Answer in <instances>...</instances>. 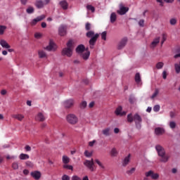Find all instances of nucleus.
<instances>
[{"instance_id":"obj_35","label":"nucleus","mask_w":180,"mask_h":180,"mask_svg":"<svg viewBox=\"0 0 180 180\" xmlns=\"http://www.w3.org/2000/svg\"><path fill=\"white\" fill-rule=\"evenodd\" d=\"M63 164H68L70 162V158L68 156L63 155L62 158Z\"/></svg>"},{"instance_id":"obj_50","label":"nucleus","mask_w":180,"mask_h":180,"mask_svg":"<svg viewBox=\"0 0 180 180\" xmlns=\"http://www.w3.org/2000/svg\"><path fill=\"white\" fill-rule=\"evenodd\" d=\"M134 171H136V169L134 167H132L130 170L127 171V174L128 175H131V174H133Z\"/></svg>"},{"instance_id":"obj_38","label":"nucleus","mask_w":180,"mask_h":180,"mask_svg":"<svg viewBox=\"0 0 180 180\" xmlns=\"http://www.w3.org/2000/svg\"><path fill=\"white\" fill-rule=\"evenodd\" d=\"M6 30V26L0 25V35L4 34V33H5Z\"/></svg>"},{"instance_id":"obj_47","label":"nucleus","mask_w":180,"mask_h":180,"mask_svg":"<svg viewBox=\"0 0 180 180\" xmlns=\"http://www.w3.org/2000/svg\"><path fill=\"white\" fill-rule=\"evenodd\" d=\"M63 168H65V169H70L71 171H72V169H73V167L72 165H68L67 164H65L63 165Z\"/></svg>"},{"instance_id":"obj_36","label":"nucleus","mask_w":180,"mask_h":180,"mask_svg":"<svg viewBox=\"0 0 180 180\" xmlns=\"http://www.w3.org/2000/svg\"><path fill=\"white\" fill-rule=\"evenodd\" d=\"M160 94V90H158V89H155V92L153 93V94L150 96V98L152 99H154L155 98H157V96H158V94Z\"/></svg>"},{"instance_id":"obj_39","label":"nucleus","mask_w":180,"mask_h":180,"mask_svg":"<svg viewBox=\"0 0 180 180\" xmlns=\"http://www.w3.org/2000/svg\"><path fill=\"white\" fill-rule=\"evenodd\" d=\"M110 131V128L105 129L102 131L103 134L104 136H109V132Z\"/></svg>"},{"instance_id":"obj_43","label":"nucleus","mask_w":180,"mask_h":180,"mask_svg":"<svg viewBox=\"0 0 180 180\" xmlns=\"http://www.w3.org/2000/svg\"><path fill=\"white\" fill-rule=\"evenodd\" d=\"M129 101L131 105H133V103H134V102H136V98H134V96H130V97L129 98Z\"/></svg>"},{"instance_id":"obj_28","label":"nucleus","mask_w":180,"mask_h":180,"mask_svg":"<svg viewBox=\"0 0 180 180\" xmlns=\"http://www.w3.org/2000/svg\"><path fill=\"white\" fill-rule=\"evenodd\" d=\"M38 55L39 58H46L47 57V54L44 51H39Z\"/></svg>"},{"instance_id":"obj_18","label":"nucleus","mask_w":180,"mask_h":180,"mask_svg":"<svg viewBox=\"0 0 180 180\" xmlns=\"http://www.w3.org/2000/svg\"><path fill=\"white\" fill-rule=\"evenodd\" d=\"M84 51H85V46H84L83 44H80L76 48V52L78 54H81L84 53Z\"/></svg>"},{"instance_id":"obj_49","label":"nucleus","mask_w":180,"mask_h":180,"mask_svg":"<svg viewBox=\"0 0 180 180\" xmlns=\"http://www.w3.org/2000/svg\"><path fill=\"white\" fill-rule=\"evenodd\" d=\"M12 167L13 168V169H19V165L17 162H14L12 165Z\"/></svg>"},{"instance_id":"obj_58","label":"nucleus","mask_w":180,"mask_h":180,"mask_svg":"<svg viewBox=\"0 0 180 180\" xmlns=\"http://www.w3.org/2000/svg\"><path fill=\"white\" fill-rule=\"evenodd\" d=\"M25 149L26 150V151H32V148L29 145H27L25 147Z\"/></svg>"},{"instance_id":"obj_22","label":"nucleus","mask_w":180,"mask_h":180,"mask_svg":"<svg viewBox=\"0 0 180 180\" xmlns=\"http://www.w3.org/2000/svg\"><path fill=\"white\" fill-rule=\"evenodd\" d=\"M122 106L117 108L115 110V115H117V116H123L124 115H126V112H122Z\"/></svg>"},{"instance_id":"obj_45","label":"nucleus","mask_w":180,"mask_h":180,"mask_svg":"<svg viewBox=\"0 0 180 180\" xmlns=\"http://www.w3.org/2000/svg\"><path fill=\"white\" fill-rule=\"evenodd\" d=\"M86 9L91 11L92 13L95 12V7H94L92 5L86 6Z\"/></svg>"},{"instance_id":"obj_46","label":"nucleus","mask_w":180,"mask_h":180,"mask_svg":"<svg viewBox=\"0 0 180 180\" xmlns=\"http://www.w3.org/2000/svg\"><path fill=\"white\" fill-rule=\"evenodd\" d=\"M106 34H108V32L106 31H104L101 33V39L102 40L106 41Z\"/></svg>"},{"instance_id":"obj_1","label":"nucleus","mask_w":180,"mask_h":180,"mask_svg":"<svg viewBox=\"0 0 180 180\" xmlns=\"http://www.w3.org/2000/svg\"><path fill=\"white\" fill-rule=\"evenodd\" d=\"M86 36L90 39L89 41L90 49H94V46L96 43V40L99 38V34H95V32L90 30L86 33Z\"/></svg>"},{"instance_id":"obj_48","label":"nucleus","mask_w":180,"mask_h":180,"mask_svg":"<svg viewBox=\"0 0 180 180\" xmlns=\"http://www.w3.org/2000/svg\"><path fill=\"white\" fill-rule=\"evenodd\" d=\"M169 23L172 26H175V25H176V20L175 18H172L169 20Z\"/></svg>"},{"instance_id":"obj_20","label":"nucleus","mask_w":180,"mask_h":180,"mask_svg":"<svg viewBox=\"0 0 180 180\" xmlns=\"http://www.w3.org/2000/svg\"><path fill=\"white\" fill-rule=\"evenodd\" d=\"M35 6L38 9H41V8H44V2H43L41 0H37L35 2Z\"/></svg>"},{"instance_id":"obj_61","label":"nucleus","mask_w":180,"mask_h":180,"mask_svg":"<svg viewBox=\"0 0 180 180\" xmlns=\"http://www.w3.org/2000/svg\"><path fill=\"white\" fill-rule=\"evenodd\" d=\"M72 180H81V178H79L78 176H72Z\"/></svg>"},{"instance_id":"obj_5","label":"nucleus","mask_w":180,"mask_h":180,"mask_svg":"<svg viewBox=\"0 0 180 180\" xmlns=\"http://www.w3.org/2000/svg\"><path fill=\"white\" fill-rule=\"evenodd\" d=\"M134 122H135L136 127L139 129L141 127V122H143V119H141V116H140V115L136 113L134 115Z\"/></svg>"},{"instance_id":"obj_7","label":"nucleus","mask_w":180,"mask_h":180,"mask_svg":"<svg viewBox=\"0 0 180 180\" xmlns=\"http://www.w3.org/2000/svg\"><path fill=\"white\" fill-rule=\"evenodd\" d=\"M129 12V7H124L122 4H120V9L117 11L118 15H126Z\"/></svg>"},{"instance_id":"obj_42","label":"nucleus","mask_w":180,"mask_h":180,"mask_svg":"<svg viewBox=\"0 0 180 180\" xmlns=\"http://www.w3.org/2000/svg\"><path fill=\"white\" fill-rule=\"evenodd\" d=\"M170 129H175L176 127V123L174 121L169 122Z\"/></svg>"},{"instance_id":"obj_13","label":"nucleus","mask_w":180,"mask_h":180,"mask_svg":"<svg viewBox=\"0 0 180 180\" xmlns=\"http://www.w3.org/2000/svg\"><path fill=\"white\" fill-rule=\"evenodd\" d=\"M62 56H67V57H71V56H72V49L69 48H64L62 50Z\"/></svg>"},{"instance_id":"obj_54","label":"nucleus","mask_w":180,"mask_h":180,"mask_svg":"<svg viewBox=\"0 0 180 180\" xmlns=\"http://www.w3.org/2000/svg\"><path fill=\"white\" fill-rule=\"evenodd\" d=\"M139 25L141 26V27H144V20H139Z\"/></svg>"},{"instance_id":"obj_19","label":"nucleus","mask_w":180,"mask_h":180,"mask_svg":"<svg viewBox=\"0 0 180 180\" xmlns=\"http://www.w3.org/2000/svg\"><path fill=\"white\" fill-rule=\"evenodd\" d=\"M89 56H91V52L87 51L86 52H82V53H80V57H82V58H83V60H88V58H89Z\"/></svg>"},{"instance_id":"obj_4","label":"nucleus","mask_w":180,"mask_h":180,"mask_svg":"<svg viewBox=\"0 0 180 180\" xmlns=\"http://www.w3.org/2000/svg\"><path fill=\"white\" fill-rule=\"evenodd\" d=\"M146 178H151V179L157 180L160 178L158 173H155L153 170H150L145 173Z\"/></svg>"},{"instance_id":"obj_62","label":"nucleus","mask_w":180,"mask_h":180,"mask_svg":"<svg viewBox=\"0 0 180 180\" xmlns=\"http://www.w3.org/2000/svg\"><path fill=\"white\" fill-rule=\"evenodd\" d=\"M15 158H16V156H11V155H9L6 156L7 160H12V159H15Z\"/></svg>"},{"instance_id":"obj_3","label":"nucleus","mask_w":180,"mask_h":180,"mask_svg":"<svg viewBox=\"0 0 180 180\" xmlns=\"http://www.w3.org/2000/svg\"><path fill=\"white\" fill-rule=\"evenodd\" d=\"M84 165L85 167H86V168H88V169H89V171H91V172H94V171H95V168L94 167V159L91 158V160H86L84 162H83Z\"/></svg>"},{"instance_id":"obj_64","label":"nucleus","mask_w":180,"mask_h":180,"mask_svg":"<svg viewBox=\"0 0 180 180\" xmlns=\"http://www.w3.org/2000/svg\"><path fill=\"white\" fill-rule=\"evenodd\" d=\"M7 91L5 89L1 91V95H6Z\"/></svg>"},{"instance_id":"obj_15","label":"nucleus","mask_w":180,"mask_h":180,"mask_svg":"<svg viewBox=\"0 0 180 180\" xmlns=\"http://www.w3.org/2000/svg\"><path fill=\"white\" fill-rule=\"evenodd\" d=\"M160 158V162H168L170 156L169 155H167V153H165L164 155H161L160 156H159Z\"/></svg>"},{"instance_id":"obj_32","label":"nucleus","mask_w":180,"mask_h":180,"mask_svg":"<svg viewBox=\"0 0 180 180\" xmlns=\"http://www.w3.org/2000/svg\"><path fill=\"white\" fill-rule=\"evenodd\" d=\"M95 162L98 165V167L101 168V169H105V165H103V163H102V162H101L98 159H96Z\"/></svg>"},{"instance_id":"obj_37","label":"nucleus","mask_w":180,"mask_h":180,"mask_svg":"<svg viewBox=\"0 0 180 180\" xmlns=\"http://www.w3.org/2000/svg\"><path fill=\"white\" fill-rule=\"evenodd\" d=\"M27 13L32 14L34 12V8L29 6L26 10Z\"/></svg>"},{"instance_id":"obj_11","label":"nucleus","mask_w":180,"mask_h":180,"mask_svg":"<svg viewBox=\"0 0 180 180\" xmlns=\"http://www.w3.org/2000/svg\"><path fill=\"white\" fill-rule=\"evenodd\" d=\"M58 34L65 36L67 34V25H61L58 28Z\"/></svg>"},{"instance_id":"obj_23","label":"nucleus","mask_w":180,"mask_h":180,"mask_svg":"<svg viewBox=\"0 0 180 180\" xmlns=\"http://www.w3.org/2000/svg\"><path fill=\"white\" fill-rule=\"evenodd\" d=\"M35 119L36 120H38V122H44V120H46L44 115H43L41 112L38 113Z\"/></svg>"},{"instance_id":"obj_44","label":"nucleus","mask_w":180,"mask_h":180,"mask_svg":"<svg viewBox=\"0 0 180 180\" xmlns=\"http://www.w3.org/2000/svg\"><path fill=\"white\" fill-rule=\"evenodd\" d=\"M84 155H85V157H87V158H89V157H92V152L85 150L84 151Z\"/></svg>"},{"instance_id":"obj_30","label":"nucleus","mask_w":180,"mask_h":180,"mask_svg":"<svg viewBox=\"0 0 180 180\" xmlns=\"http://www.w3.org/2000/svg\"><path fill=\"white\" fill-rule=\"evenodd\" d=\"M110 154L112 157H117L119 153L117 152V150H116V148H113L110 151Z\"/></svg>"},{"instance_id":"obj_8","label":"nucleus","mask_w":180,"mask_h":180,"mask_svg":"<svg viewBox=\"0 0 180 180\" xmlns=\"http://www.w3.org/2000/svg\"><path fill=\"white\" fill-rule=\"evenodd\" d=\"M127 37H124L119 42L117 45V50H122V49H124L126 47V44H127Z\"/></svg>"},{"instance_id":"obj_24","label":"nucleus","mask_w":180,"mask_h":180,"mask_svg":"<svg viewBox=\"0 0 180 180\" xmlns=\"http://www.w3.org/2000/svg\"><path fill=\"white\" fill-rule=\"evenodd\" d=\"M60 5L61 8H63V9H64L65 11H66V9H68V3L67 2V1L63 0L60 1Z\"/></svg>"},{"instance_id":"obj_33","label":"nucleus","mask_w":180,"mask_h":180,"mask_svg":"<svg viewBox=\"0 0 180 180\" xmlns=\"http://www.w3.org/2000/svg\"><path fill=\"white\" fill-rule=\"evenodd\" d=\"M19 158H20V160H29V155L21 153L19 155Z\"/></svg>"},{"instance_id":"obj_2","label":"nucleus","mask_w":180,"mask_h":180,"mask_svg":"<svg viewBox=\"0 0 180 180\" xmlns=\"http://www.w3.org/2000/svg\"><path fill=\"white\" fill-rule=\"evenodd\" d=\"M66 120L70 124H77L78 123V117L74 114H69L66 116Z\"/></svg>"},{"instance_id":"obj_21","label":"nucleus","mask_w":180,"mask_h":180,"mask_svg":"<svg viewBox=\"0 0 180 180\" xmlns=\"http://www.w3.org/2000/svg\"><path fill=\"white\" fill-rule=\"evenodd\" d=\"M12 117L13 119H16L17 120H19V122H22V120L25 119V115L22 114H16V115H12Z\"/></svg>"},{"instance_id":"obj_57","label":"nucleus","mask_w":180,"mask_h":180,"mask_svg":"<svg viewBox=\"0 0 180 180\" xmlns=\"http://www.w3.org/2000/svg\"><path fill=\"white\" fill-rule=\"evenodd\" d=\"M34 37H35V39H40V37H41V34H40V33H35Z\"/></svg>"},{"instance_id":"obj_26","label":"nucleus","mask_w":180,"mask_h":180,"mask_svg":"<svg viewBox=\"0 0 180 180\" xmlns=\"http://www.w3.org/2000/svg\"><path fill=\"white\" fill-rule=\"evenodd\" d=\"M117 19V16L116 15V13H112L110 16V20L111 23H115Z\"/></svg>"},{"instance_id":"obj_53","label":"nucleus","mask_w":180,"mask_h":180,"mask_svg":"<svg viewBox=\"0 0 180 180\" xmlns=\"http://www.w3.org/2000/svg\"><path fill=\"white\" fill-rule=\"evenodd\" d=\"M167 40V35L165 34H162V41L161 44H164V42Z\"/></svg>"},{"instance_id":"obj_16","label":"nucleus","mask_w":180,"mask_h":180,"mask_svg":"<svg viewBox=\"0 0 180 180\" xmlns=\"http://www.w3.org/2000/svg\"><path fill=\"white\" fill-rule=\"evenodd\" d=\"M31 176L34 179L39 180L41 177V173H40V172H39V171L32 172H31Z\"/></svg>"},{"instance_id":"obj_25","label":"nucleus","mask_w":180,"mask_h":180,"mask_svg":"<svg viewBox=\"0 0 180 180\" xmlns=\"http://www.w3.org/2000/svg\"><path fill=\"white\" fill-rule=\"evenodd\" d=\"M160 37H158L153 39V41L151 43V47H155L158 43H160Z\"/></svg>"},{"instance_id":"obj_34","label":"nucleus","mask_w":180,"mask_h":180,"mask_svg":"<svg viewBox=\"0 0 180 180\" xmlns=\"http://www.w3.org/2000/svg\"><path fill=\"white\" fill-rule=\"evenodd\" d=\"M127 121L129 123H133V122H134V116L133 117L131 114H129L127 115Z\"/></svg>"},{"instance_id":"obj_40","label":"nucleus","mask_w":180,"mask_h":180,"mask_svg":"<svg viewBox=\"0 0 180 180\" xmlns=\"http://www.w3.org/2000/svg\"><path fill=\"white\" fill-rule=\"evenodd\" d=\"M162 67H164V63H162V62H158L156 64V68L158 70H161V68H162Z\"/></svg>"},{"instance_id":"obj_17","label":"nucleus","mask_w":180,"mask_h":180,"mask_svg":"<svg viewBox=\"0 0 180 180\" xmlns=\"http://www.w3.org/2000/svg\"><path fill=\"white\" fill-rule=\"evenodd\" d=\"M0 45L1 47H3V49H11V46L6 41H5V39L0 40Z\"/></svg>"},{"instance_id":"obj_6","label":"nucleus","mask_w":180,"mask_h":180,"mask_svg":"<svg viewBox=\"0 0 180 180\" xmlns=\"http://www.w3.org/2000/svg\"><path fill=\"white\" fill-rule=\"evenodd\" d=\"M47 51H56L57 50V45L53 41V40H50L49 45L44 48Z\"/></svg>"},{"instance_id":"obj_14","label":"nucleus","mask_w":180,"mask_h":180,"mask_svg":"<svg viewBox=\"0 0 180 180\" xmlns=\"http://www.w3.org/2000/svg\"><path fill=\"white\" fill-rule=\"evenodd\" d=\"M165 134V129L162 127H156L155 129V134L156 136H162Z\"/></svg>"},{"instance_id":"obj_27","label":"nucleus","mask_w":180,"mask_h":180,"mask_svg":"<svg viewBox=\"0 0 180 180\" xmlns=\"http://www.w3.org/2000/svg\"><path fill=\"white\" fill-rule=\"evenodd\" d=\"M135 82L136 84H140L141 82V76H140V73L137 72L135 75Z\"/></svg>"},{"instance_id":"obj_29","label":"nucleus","mask_w":180,"mask_h":180,"mask_svg":"<svg viewBox=\"0 0 180 180\" xmlns=\"http://www.w3.org/2000/svg\"><path fill=\"white\" fill-rule=\"evenodd\" d=\"M129 162H130V155H128V156H127L122 163L123 167H126V165H127V164H129Z\"/></svg>"},{"instance_id":"obj_10","label":"nucleus","mask_w":180,"mask_h":180,"mask_svg":"<svg viewBox=\"0 0 180 180\" xmlns=\"http://www.w3.org/2000/svg\"><path fill=\"white\" fill-rule=\"evenodd\" d=\"M44 19H46V15H41L40 16H38L32 20L31 25L35 26V25H37L38 22H41V20H43Z\"/></svg>"},{"instance_id":"obj_52","label":"nucleus","mask_w":180,"mask_h":180,"mask_svg":"<svg viewBox=\"0 0 180 180\" xmlns=\"http://www.w3.org/2000/svg\"><path fill=\"white\" fill-rule=\"evenodd\" d=\"M160 105H155L153 107L154 112H160Z\"/></svg>"},{"instance_id":"obj_41","label":"nucleus","mask_w":180,"mask_h":180,"mask_svg":"<svg viewBox=\"0 0 180 180\" xmlns=\"http://www.w3.org/2000/svg\"><path fill=\"white\" fill-rule=\"evenodd\" d=\"M86 105H87L86 101H82L79 104L80 109H85V108H86Z\"/></svg>"},{"instance_id":"obj_31","label":"nucleus","mask_w":180,"mask_h":180,"mask_svg":"<svg viewBox=\"0 0 180 180\" xmlns=\"http://www.w3.org/2000/svg\"><path fill=\"white\" fill-rule=\"evenodd\" d=\"M66 49H70V50H74V46L72 45V40H69L66 44Z\"/></svg>"},{"instance_id":"obj_51","label":"nucleus","mask_w":180,"mask_h":180,"mask_svg":"<svg viewBox=\"0 0 180 180\" xmlns=\"http://www.w3.org/2000/svg\"><path fill=\"white\" fill-rule=\"evenodd\" d=\"M85 29H86V30L89 32V30H91V23L86 22L85 25Z\"/></svg>"},{"instance_id":"obj_56","label":"nucleus","mask_w":180,"mask_h":180,"mask_svg":"<svg viewBox=\"0 0 180 180\" xmlns=\"http://www.w3.org/2000/svg\"><path fill=\"white\" fill-rule=\"evenodd\" d=\"M95 143H96V141H95V140L89 142V147H94V144H95Z\"/></svg>"},{"instance_id":"obj_60","label":"nucleus","mask_w":180,"mask_h":180,"mask_svg":"<svg viewBox=\"0 0 180 180\" xmlns=\"http://www.w3.org/2000/svg\"><path fill=\"white\" fill-rule=\"evenodd\" d=\"M41 26L43 29H46L47 27V24L45 22H41Z\"/></svg>"},{"instance_id":"obj_59","label":"nucleus","mask_w":180,"mask_h":180,"mask_svg":"<svg viewBox=\"0 0 180 180\" xmlns=\"http://www.w3.org/2000/svg\"><path fill=\"white\" fill-rule=\"evenodd\" d=\"M162 78H163V79H167V71H163Z\"/></svg>"},{"instance_id":"obj_63","label":"nucleus","mask_w":180,"mask_h":180,"mask_svg":"<svg viewBox=\"0 0 180 180\" xmlns=\"http://www.w3.org/2000/svg\"><path fill=\"white\" fill-rule=\"evenodd\" d=\"M26 165H27V167H33V164H32V162H30V161H27V162H26Z\"/></svg>"},{"instance_id":"obj_9","label":"nucleus","mask_w":180,"mask_h":180,"mask_svg":"<svg viewBox=\"0 0 180 180\" xmlns=\"http://www.w3.org/2000/svg\"><path fill=\"white\" fill-rule=\"evenodd\" d=\"M74 103H75V102L74 101V99H69V100H66L64 103V108H65V109H70L71 108H72V106H74Z\"/></svg>"},{"instance_id":"obj_55","label":"nucleus","mask_w":180,"mask_h":180,"mask_svg":"<svg viewBox=\"0 0 180 180\" xmlns=\"http://www.w3.org/2000/svg\"><path fill=\"white\" fill-rule=\"evenodd\" d=\"M62 180H70V177L68 176V175L64 174V175L62 176Z\"/></svg>"},{"instance_id":"obj_12","label":"nucleus","mask_w":180,"mask_h":180,"mask_svg":"<svg viewBox=\"0 0 180 180\" xmlns=\"http://www.w3.org/2000/svg\"><path fill=\"white\" fill-rule=\"evenodd\" d=\"M155 150H156L159 157L166 154L165 149L160 145H156Z\"/></svg>"}]
</instances>
